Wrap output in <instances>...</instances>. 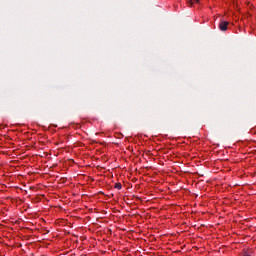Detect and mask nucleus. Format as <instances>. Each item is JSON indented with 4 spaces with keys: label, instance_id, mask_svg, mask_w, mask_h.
I'll return each instance as SVG.
<instances>
[{
    "label": "nucleus",
    "instance_id": "obj_1",
    "mask_svg": "<svg viewBox=\"0 0 256 256\" xmlns=\"http://www.w3.org/2000/svg\"><path fill=\"white\" fill-rule=\"evenodd\" d=\"M227 25H229V22H227V21H221L220 23H219V29H220V31H227Z\"/></svg>",
    "mask_w": 256,
    "mask_h": 256
},
{
    "label": "nucleus",
    "instance_id": "obj_2",
    "mask_svg": "<svg viewBox=\"0 0 256 256\" xmlns=\"http://www.w3.org/2000/svg\"><path fill=\"white\" fill-rule=\"evenodd\" d=\"M195 3H199V0H189V1H188V5H190V7H191L192 5H195Z\"/></svg>",
    "mask_w": 256,
    "mask_h": 256
},
{
    "label": "nucleus",
    "instance_id": "obj_3",
    "mask_svg": "<svg viewBox=\"0 0 256 256\" xmlns=\"http://www.w3.org/2000/svg\"><path fill=\"white\" fill-rule=\"evenodd\" d=\"M114 187L115 189H118V190L123 189V185H121V183H116Z\"/></svg>",
    "mask_w": 256,
    "mask_h": 256
}]
</instances>
